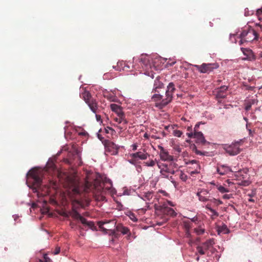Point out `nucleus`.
<instances>
[{
	"instance_id": "nucleus-1",
	"label": "nucleus",
	"mask_w": 262,
	"mask_h": 262,
	"mask_svg": "<svg viewBox=\"0 0 262 262\" xmlns=\"http://www.w3.org/2000/svg\"><path fill=\"white\" fill-rule=\"evenodd\" d=\"M175 90L174 84L173 82H170L167 86L165 98H163V96L161 94L154 93L151 96V99L154 101H160V105L162 106H165L172 101Z\"/></svg>"
},
{
	"instance_id": "nucleus-2",
	"label": "nucleus",
	"mask_w": 262,
	"mask_h": 262,
	"mask_svg": "<svg viewBox=\"0 0 262 262\" xmlns=\"http://www.w3.org/2000/svg\"><path fill=\"white\" fill-rule=\"evenodd\" d=\"M248 170L247 168L239 170L234 173V177L239 182L237 184L243 186H247L250 185L249 176Z\"/></svg>"
},
{
	"instance_id": "nucleus-3",
	"label": "nucleus",
	"mask_w": 262,
	"mask_h": 262,
	"mask_svg": "<svg viewBox=\"0 0 262 262\" xmlns=\"http://www.w3.org/2000/svg\"><path fill=\"white\" fill-rule=\"evenodd\" d=\"M31 170L32 169L27 173V176L29 174L31 177H32L33 179V186L32 187V190L33 192L36 193L37 195L39 196L40 195L39 191H43L42 180L39 176L34 173V171H31Z\"/></svg>"
},
{
	"instance_id": "nucleus-4",
	"label": "nucleus",
	"mask_w": 262,
	"mask_h": 262,
	"mask_svg": "<svg viewBox=\"0 0 262 262\" xmlns=\"http://www.w3.org/2000/svg\"><path fill=\"white\" fill-rule=\"evenodd\" d=\"M101 192L103 193H108L111 195H114L117 193V190L113 187V182L108 178H105L103 183L100 184Z\"/></svg>"
},
{
	"instance_id": "nucleus-5",
	"label": "nucleus",
	"mask_w": 262,
	"mask_h": 262,
	"mask_svg": "<svg viewBox=\"0 0 262 262\" xmlns=\"http://www.w3.org/2000/svg\"><path fill=\"white\" fill-rule=\"evenodd\" d=\"M71 216L76 219L79 220L81 223L85 226L88 227L92 230H95V226L94 223L92 221H88L86 219L83 217L75 209H73L70 213Z\"/></svg>"
},
{
	"instance_id": "nucleus-6",
	"label": "nucleus",
	"mask_w": 262,
	"mask_h": 262,
	"mask_svg": "<svg viewBox=\"0 0 262 262\" xmlns=\"http://www.w3.org/2000/svg\"><path fill=\"white\" fill-rule=\"evenodd\" d=\"M102 143L104 146L105 151L111 153L113 156L118 155L120 146L108 140H104L102 141ZM121 147H123V146H121Z\"/></svg>"
},
{
	"instance_id": "nucleus-7",
	"label": "nucleus",
	"mask_w": 262,
	"mask_h": 262,
	"mask_svg": "<svg viewBox=\"0 0 262 262\" xmlns=\"http://www.w3.org/2000/svg\"><path fill=\"white\" fill-rule=\"evenodd\" d=\"M201 73H209L215 69H217L219 66L217 63H205L201 65H193Z\"/></svg>"
},
{
	"instance_id": "nucleus-8",
	"label": "nucleus",
	"mask_w": 262,
	"mask_h": 262,
	"mask_svg": "<svg viewBox=\"0 0 262 262\" xmlns=\"http://www.w3.org/2000/svg\"><path fill=\"white\" fill-rule=\"evenodd\" d=\"M240 37H244L246 42H251L257 40L258 38L257 32L253 29H249L248 30H244L240 34Z\"/></svg>"
},
{
	"instance_id": "nucleus-9",
	"label": "nucleus",
	"mask_w": 262,
	"mask_h": 262,
	"mask_svg": "<svg viewBox=\"0 0 262 262\" xmlns=\"http://www.w3.org/2000/svg\"><path fill=\"white\" fill-rule=\"evenodd\" d=\"M240 142L237 141L234 143H232L230 145H225L224 149L230 156H235L237 155L241 151L239 148Z\"/></svg>"
},
{
	"instance_id": "nucleus-10",
	"label": "nucleus",
	"mask_w": 262,
	"mask_h": 262,
	"mask_svg": "<svg viewBox=\"0 0 262 262\" xmlns=\"http://www.w3.org/2000/svg\"><path fill=\"white\" fill-rule=\"evenodd\" d=\"M99 226L103 230L114 232L116 228V222L115 220H109L106 222H100Z\"/></svg>"
},
{
	"instance_id": "nucleus-11",
	"label": "nucleus",
	"mask_w": 262,
	"mask_h": 262,
	"mask_svg": "<svg viewBox=\"0 0 262 262\" xmlns=\"http://www.w3.org/2000/svg\"><path fill=\"white\" fill-rule=\"evenodd\" d=\"M152 58L151 57L147 54H141L140 58H139V62L141 63V65L143 68L146 69L151 68L150 62Z\"/></svg>"
},
{
	"instance_id": "nucleus-12",
	"label": "nucleus",
	"mask_w": 262,
	"mask_h": 262,
	"mask_svg": "<svg viewBox=\"0 0 262 262\" xmlns=\"http://www.w3.org/2000/svg\"><path fill=\"white\" fill-rule=\"evenodd\" d=\"M157 166L160 169V176L163 178H169L168 173L170 172V169L168 165L164 163L157 162Z\"/></svg>"
},
{
	"instance_id": "nucleus-13",
	"label": "nucleus",
	"mask_w": 262,
	"mask_h": 262,
	"mask_svg": "<svg viewBox=\"0 0 262 262\" xmlns=\"http://www.w3.org/2000/svg\"><path fill=\"white\" fill-rule=\"evenodd\" d=\"M241 50L246 56L244 58L245 60L252 61L256 59L254 52L252 50L249 48H241Z\"/></svg>"
},
{
	"instance_id": "nucleus-14",
	"label": "nucleus",
	"mask_w": 262,
	"mask_h": 262,
	"mask_svg": "<svg viewBox=\"0 0 262 262\" xmlns=\"http://www.w3.org/2000/svg\"><path fill=\"white\" fill-rule=\"evenodd\" d=\"M209 192L208 190L205 189H199L196 193V195L199 198V200L201 202H205L209 201V199L207 195L209 194Z\"/></svg>"
},
{
	"instance_id": "nucleus-15",
	"label": "nucleus",
	"mask_w": 262,
	"mask_h": 262,
	"mask_svg": "<svg viewBox=\"0 0 262 262\" xmlns=\"http://www.w3.org/2000/svg\"><path fill=\"white\" fill-rule=\"evenodd\" d=\"M228 89V86L227 85H222L220 88L215 89L216 97L217 98H224L226 96V93Z\"/></svg>"
},
{
	"instance_id": "nucleus-16",
	"label": "nucleus",
	"mask_w": 262,
	"mask_h": 262,
	"mask_svg": "<svg viewBox=\"0 0 262 262\" xmlns=\"http://www.w3.org/2000/svg\"><path fill=\"white\" fill-rule=\"evenodd\" d=\"M130 156L135 159H139L141 160H144L147 159L149 155L145 151H144L130 154Z\"/></svg>"
},
{
	"instance_id": "nucleus-17",
	"label": "nucleus",
	"mask_w": 262,
	"mask_h": 262,
	"mask_svg": "<svg viewBox=\"0 0 262 262\" xmlns=\"http://www.w3.org/2000/svg\"><path fill=\"white\" fill-rule=\"evenodd\" d=\"M216 171L220 175L223 176L232 171L231 168L227 165H220L217 166Z\"/></svg>"
},
{
	"instance_id": "nucleus-18",
	"label": "nucleus",
	"mask_w": 262,
	"mask_h": 262,
	"mask_svg": "<svg viewBox=\"0 0 262 262\" xmlns=\"http://www.w3.org/2000/svg\"><path fill=\"white\" fill-rule=\"evenodd\" d=\"M110 108L111 110L115 113L117 116L125 115L124 113L122 110V107L115 103H112L110 105Z\"/></svg>"
},
{
	"instance_id": "nucleus-19",
	"label": "nucleus",
	"mask_w": 262,
	"mask_h": 262,
	"mask_svg": "<svg viewBox=\"0 0 262 262\" xmlns=\"http://www.w3.org/2000/svg\"><path fill=\"white\" fill-rule=\"evenodd\" d=\"M194 138L195 139L197 143L205 144L206 143V140L201 132H194Z\"/></svg>"
},
{
	"instance_id": "nucleus-20",
	"label": "nucleus",
	"mask_w": 262,
	"mask_h": 262,
	"mask_svg": "<svg viewBox=\"0 0 262 262\" xmlns=\"http://www.w3.org/2000/svg\"><path fill=\"white\" fill-rule=\"evenodd\" d=\"M159 156H160L161 159L162 161H173V156L169 155L168 151L166 150V149L163 151H160Z\"/></svg>"
},
{
	"instance_id": "nucleus-21",
	"label": "nucleus",
	"mask_w": 262,
	"mask_h": 262,
	"mask_svg": "<svg viewBox=\"0 0 262 262\" xmlns=\"http://www.w3.org/2000/svg\"><path fill=\"white\" fill-rule=\"evenodd\" d=\"M161 210L163 212L167 213L171 216H176L177 213L174 210L170 207H168L166 203H163L161 206Z\"/></svg>"
},
{
	"instance_id": "nucleus-22",
	"label": "nucleus",
	"mask_w": 262,
	"mask_h": 262,
	"mask_svg": "<svg viewBox=\"0 0 262 262\" xmlns=\"http://www.w3.org/2000/svg\"><path fill=\"white\" fill-rule=\"evenodd\" d=\"M161 210L163 212L167 213L171 216H176L177 213L174 210L170 207H168L166 203H163L161 206Z\"/></svg>"
},
{
	"instance_id": "nucleus-23",
	"label": "nucleus",
	"mask_w": 262,
	"mask_h": 262,
	"mask_svg": "<svg viewBox=\"0 0 262 262\" xmlns=\"http://www.w3.org/2000/svg\"><path fill=\"white\" fill-rule=\"evenodd\" d=\"M161 210L163 212L167 213L171 216H176L177 213L174 210L170 207H168L166 203H163L161 206Z\"/></svg>"
},
{
	"instance_id": "nucleus-24",
	"label": "nucleus",
	"mask_w": 262,
	"mask_h": 262,
	"mask_svg": "<svg viewBox=\"0 0 262 262\" xmlns=\"http://www.w3.org/2000/svg\"><path fill=\"white\" fill-rule=\"evenodd\" d=\"M161 210L163 212L167 213L171 216H176L177 213L174 210L170 207H168L166 203H163L161 206Z\"/></svg>"
},
{
	"instance_id": "nucleus-25",
	"label": "nucleus",
	"mask_w": 262,
	"mask_h": 262,
	"mask_svg": "<svg viewBox=\"0 0 262 262\" xmlns=\"http://www.w3.org/2000/svg\"><path fill=\"white\" fill-rule=\"evenodd\" d=\"M86 104L93 113L96 114L97 113V110H98V103L96 99L93 98L92 100L86 103Z\"/></svg>"
},
{
	"instance_id": "nucleus-26",
	"label": "nucleus",
	"mask_w": 262,
	"mask_h": 262,
	"mask_svg": "<svg viewBox=\"0 0 262 262\" xmlns=\"http://www.w3.org/2000/svg\"><path fill=\"white\" fill-rule=\"evenodd\" d=\"M160 77L159 76H157L155 80L154 84V90L156 91L157 89H164V84L160 80Z\"/></svg>"
},
{
	"instance_id": "nucleus-27",
	"label": "nucleus",
	"mask_w": 262,
	"mask_h": 262,
	"mask_svg": "<svg viewBox=\"0 0 262 262\" xmlns=\"http://www.w3.org/2000/svg\"><path fill=\"white\" fill-rule=\"evenodd\" d=\"M214 244L215 243L214 239L210 238L203 243L202 244V246L204 247L205 250H207L211 247H212Z\"/></svg>"
},
{
	"instance_id": "nucleus-28",
	"label": "nucleus",
	"mask_w": 262,
	"mask_h": 262,
	"mask_svg": "<svg viewBox=\"0 0 262 262\" xmlns=\"http://www.w3.org/2000/svg\"><path fill=\"white\" fill-rule=\"evenodd\" d=\"M116 230L117 231L121 232L123 235L127 234L129 232L128 228L123 226L121 224L117 225Z\"/></svg>"
},
{
	"instance_id": "nucleus-29",
	"label": "nucleus",
	"mask_w": 262,
	"mask_h": 262,
	"mask_svg": "<svg viewBox=\"0 0 262 262\" xmlns=\"http://www.w3.org/2000/svg\"><path fill=\"white\" fill-rule=\"evenodd\" d=\"M134 190L130 188H128L126 187L123 188V192H119L118 194V196H122L123 195H129L132 194Z\"/></svg>"
},
{
	"instance_id": "nucleus-30",
	"label": "nucleus",
	"mask_w": 262,
	"mask_h": 262,
	"mask_svg": "<svg viewBox=\"0 0 262 262\" xmlns=\"http://www.w3.org/2000/svg\"><path fill=\"white\" fill-rule=\"evenodd\" d=\"M217 232L219 234L220 233L226 234L230 232V230L228 228L227 225L223 224L222 226L218 227Z\"/></svg>"
},
{
	"instance_id": "nucleus-31",
	"label": "nucleus",
	"mask_w": 262,
	"mask_h": 262,
	"mask_svg": "<svg viewBox=\"0 0 262 262\" xmlns=\"http://www.w3.org/2000/svg\"><path fill=\"white\" fill-rule=\"evenodd\" d=\"M138 196L144 201H150L152 198V192L151 191H148L145 192L143 196L139 194H138Z\"/></svg>"
},
{
	"instance_id": "nucleus-32",
	"label": "nucleus",
	"mask_w": 262,
	"mask_h": 262,
	"mask_svg": "<svg viewBox=\"0 0 262 262\" xmlns=\"http://www.w3.org/2000/svg\"><path fill=\"white\" fill-rule=\"evenodd\" d=\"M114 120L119 124H127L128 121L125 119V115L117 116L114 118Z\"/></svg>"
},
{
	"instance_id": "nucleus-33",
	"label": "nucleus",
	"mask_w": 262,
	"mask_h": 262,
	"mask_svg": "<svg viewBox=\"0 0 262 262\" xmlns=\"http://www.w3.org/2000/svg\"><path fill=\"white\" fill-rule=\"evenodd\" d=\"M205 208L211 212V214H210V216L212 219H214L215 217L219 216V213L216 210L212 208L210 205H207Z\"/></svg>"
},
{
	"instance_id": "nucleus-34",
	"label": "nucleus",
	"mask_w": 262,
	"mask_h": 262,
	"mask_svg": "<svg viewBox=\"0 0 262 262\" xmlns=\"http://www.w3.org/2000/svg\"><path fill=\"white\" fill-rule=\"evenodd\" d=\"M82 98L86 103L93 99L92 98L91 94L88 91H84L82 93Z\"/></svg>"
},
{
	"instance_id": "nucleus-35",
	"label": "nucleus",
	"mask_w": 262,
	"mask_h": 262,
	"mask_svg": "<svg viewBox=\"0 0 262 262\" xmlns=\"http://www.w3.org/2000/svg\"><path fill=\"white\" fill-rule=\"evenodd\" d=\"M127 162H128L130 164L134 165L136 168L137 170H139V169H141V166L136 162V159H129L127 160Z\"/></svg>"
},
{
	"instance_id": "nucleus-36",
	"label": "nucleus",
	"mask_w": 262,
	"mask_h": 262,
	"mask_svg": "<svg viewBox=\"0 0 262 262\" xmlns=\"http://www.w3.org/2000/svg\"><path fill=\"white\" fill-rule=\"evenodd\" d=\"M157 162H159L156 159L155 160H151L149 161H146L144 162V164L145 166L147 167H153L156 164H157Z\"/></svg>"
},
{
	"instance_id": "nucleus-37",
	"label": "nucleus",
	"mask_w": 262,
	"mask_h": 262,
	"mask_svg": "<svg viewBox=\"0 0 262 262\" xmlns=\"http://www.w3.org/2000/svg\"><path fill=\"white\" fill-rule=\"evenodd\" d=\"M180 179L183 182H186L188 179V176L184 173L182 170L178 171Z\"/></svg>"
},
{
	"instance_id": "nucleus-38",
	"label": "nucleus",
	"mask_w": 262,
	"mask_h": 262,
	"mask_svg": "<svg viewBox=\"0 0 262 262\" xmlns=\"http://www.w3.org/2000/svg\"><path fill=\"white\" fill-rule=\"evenodd\" d=\"M217 189L221 193H222L229 192V189L226 188L222 185L217 186Z\"/></svg>"
},
{
	"instance_id": "nucleus-39",
	"label": "nucleus",
	"mask_w": 262,
	"mask_h": 262,
	"mask_svg": "<svg viewBox=\"0 0 262 262\" xmlns=\"http://www.w3.org/2000/svg\"><path fill=\"white\" fill-rule=\"evenodd\" d=\"M193 151H194V152L196 154V155H201V156H205V155H207V154H208L207 152L206 151H201L200 150H199L195 146H194L193 148Z\"/></svg>"
},
{
	"instance_id": "nucleus-40",
	"label": "nucleus",
	"mask_w": 262,
	"mask_h": 262,
	"mask_svg": "<svg viewBox=\"0 0 262 262\" xmlns=\"http://www.w3.org/2000/svg\"><path fill=\"white\" fill-rule=\"evenodd\" d=\"M194 230L195 233L198 235H202L205 232V229L201 227L195 228Z\"/></svg>"
},
{
	"instance_id": "nucleus-41",
	"label": "nucleus",
	"mask_w": 262,
	"mask_h": 262,
	"mask_svg": "<svg viewBox=\"0 0 262 262\" xmlns=\"http://www.w3.org/2000/svg\"><path fill=\"white\" fill-rule=\"evenodd\" d=\"M96 200L97 201L107 202V199H106V197L103 195L96 196Z\"/></svg>"
},
{
	"instance_id": "nucleus-42",
	"label": "nucleus",
	"mask_w": 262,
	"mask_h": 262,
	"mask_svg": "<svg viewBox=\"0 0 262 262\" xmlns=\"http://www.w3.org/2000/svg\"><path fill=\"white\" fill-rule=\"evenodd\" d=\"M105 97H106L107 98L111 101L115 102L117 100L116 97L111 94H109L107 95H106Z\"/></svg>"
},
{
	"instance_id": "nucleus-43",
	"label": "nucleus",
	"mask_w": 262,
	"mask_h": 262,
	"mask_svg": "<svg viewBox=\"0 0 262 262\" xmlns=\"http://www.w3.org/2000/svg\"><path fill=\"white\" fill-rule=\"evenodd\" d=\"M197 252L201 255L205 254L204 248L203 246H199L196 247Z\"/></svg>"
},
{
	"instance_id": "nucleus-44",
	"label": "nucleus",
	"mask_w": 262,
	"mask_h": 262,
	"mask_svg": "<svg viewBox=\"0 0 262 262\" xmlns=\"http://www.w3.org/2000/svg\"><path fill=\"white\" fill-rule=\"evenodd\" d=\"M237 37H236V35L230 34V37H229V39L231 41V42H232L233 43H236V42H237L236 38Z\"/></svg>"
},
{
	"instance_id": "nucleus-45",
	"label": "nucleus",
	"mask_w": 262,
	"mask_h": 262,
	"mask_svg": "<svg viewBox=\"0 0 262 262\" xmlns=\"http://www.w3.org/2000/svg\"><path fill=\"white\" fill-rule=\"evenodd\" d=\"M173 134L176 137H180L182 135V132L180 130H173Z\"/></svg>"
},
{
	"instance_id": "nucleus-46",
	"label": "nucleus",
	"mask_w": 262,
	"mask_h": 262,
	"mask_svg": "<svg viewBox=\"0 0 262 262\" xmlns=\"http://www.w3.org/2000/svg\"><path fill=\"white\" fill-rule=\"evenodd\" d=\"M187 164H195L196 167H197V168H198L199 169H200V166L198 162L196 160H193L190 161L188 163H187Z\"/></svg>"
},
{
	"instance_id": "nucleus-47",
	"label": "nucleus",
	"mask_w": 262,
	"mask_h": 262,
	"mask_svg": "<svg viewBox=\"0 0 262 262\" xmlns=\"http://www.w3.org/2000/svg\"><path fill=\"white\" fill-rule=\"evenodd\" d=\"M201 124H204V123H203L202 122H199L198 123H196L194 127V132H198L197 130L199 128Z\"/></svg>"
},
{
	"instance_id": "nucleus-48",
	"label": "nucleus",
	"mask_w": 262,
	"mask_h": 262,
	"mask_svg": "<svg viewBox=\"0 0 262 262\" xmlns=\"http://www.w3.org/2000/svg\"><path fill=\"white\" fill-rule=\"evenodd\" d=\"M144 74L150 77L152 79H153L155 77L154 76L155 74L152 72H146L145 73H144Z\"/></svg>"
},
{
	"instance_id": "nucleus-49",
	"label": "nucleus",
	"mask_w": 262,
	"mask_h": 262,
	"mask_svg": "<svg viewBox=\"0 0 262 262\" xmlns=\"http://www.w3.org/2000/svg\"><path fill=\"white\" fill-rule=\"evenodd\" d=\"M248 195L250 198L248 199V201L250 202H254L255 201L254 199H252V197H253L254 195V193L252 192L251 193H249L248 194Z\"/></svg>"
},
{
	"instance_id": "nucleus-50",
	"label": "nucleus",
	"mask_w": 262,
	"mask_h": 262,
	"mask_svg": "<svg viewBox=\"0 0 262 262\" xmlns=\"http://www.w3.org/2000/svg\"><path fill=\"white\" fill-rule=\"evenodd\" d=\"M48 189L49 187L48 186H45V191L43 190V192L41 193L40 195H46L48 194Z\"/></svg>"
},
{
	"instance_id": "nucleus-51",
	"label": "nucleus",
	"mask_w": 262,
	"mask_h": 262,
	"mask_svg": "<svg viewBox=\"0 0 262 262\" xmlns=\"http://www.w3.org/2000/svg\"><path fill=\"white\" fill-rule=\"evenodd\" d=\"M232 198V194H225L223 196L224 199H229Z\"/></svg>"
},
{
	"instance_id": "nucleus-52",
	"label": "nucleus",
	"mask_w": 262,
	"mask_h": 262,
	"mask_svg": "<svg viewBox=\"0 0 262 262\" xmlns=\"http://www.w3.org/2000/svg\"><path fill=\"white\" fill-rule=\"evenodd\" d=\"M184 225L185 228L186 230H189L190 228V225L189 223L187 222H184Z\"/></svg>"
},
{
	"instance_id": "nucleus-53",
	"label": "nucleus",
	"mask_w": 262,
	"mask_h": 262,
	"mask_svg": "<svg viewBox=\"0 0 262 262\" xmlns=\"http://www.w3.org/2000/svg\"><path fill=\"white\" fill-rule=\"evenodd\" d=\"M200 169H199L198 168H197V167H196V168L194 170H193V171H191L190 173L191 175H192L193 174H195V173H199L200 172V171H199Z\"/></svg>"
},
{
	"instance_id": "nucleus-54",
	"label": "nucleus",
	"mask_w": 262,
	"mask_h": 262,
	"mask_svg": "<svg viewBox=\"0 0 262 262\" xmlns=\"http://www.w3.org/2000/svg\"><path fill=\"white\" fill-rule=\"evenodd\" d=\"M60 251V248L59 247H57L55 250V251L53 252V254L54 255L58 254L59 253Z\"/></svg>"
},
{
	"instance_id": "nucleus-55",
	"label": "nucleus",
	"mask_w": 262,
	"mask_h": 262,
	"mask_svg": "<svg viewBox=\"0 0 262 262\" xmlns=\"http://www.w3.org/2000/svg\"><path fill=\"white\" fill-rule=\"evenodd\" d=\"M238 38H240V40L239 41V45H242L244 42H246V41H245V38L244 37H240V35L238 37Z\"/></svg>"
},
{
	"instance_id": "nucleus-56",
	"label": "nucleus",
	"mask_w": 262,
	"mask_h": 262,
	"mask_svg": "<svg viewBox=\"0 0 262 262\" xmlns=\"http://www.w3.org/2000/svg\"><path fill=\"white\" fill-rule=\"evenodd\" d=\"M162 89H157L156 90V91H154V88H153L152 90V93L161 94V93L162 92H161Z\"/></svg>"
},
{
	"instance_id": "nucleus-57",
	"label": "nucleus",
	"mask_w": 262,
	"mask_h": 262,
	"mask_svg": "<svg viewBox=\"0 0 262 262\" xmlns=\"http://www.w3.org/2000/svg\"><path fill=\"white\" fill-rule=\"evenodd\" d=\"M95 114V117H96V120L98 121V122H100V121H102L101 120V116L100 115H97V113Z\"/></svg>"
},
{
	"instance_id": "nucleus-58",
	"label": "nucleus",
	"mask_w": 262,
	"mask_h": 262,
	"mask_svg": "<svg viewBox=\"0 0 262 262\" xmlns=\"http://www.w3.org/2000/svg\"><path fill=\"white\" fill-rule=\"evenodd\" d=\"M105 132L106 133H109V132L110 130H111V131H113V132H114V129H113L111 127H106V128H105Z\"/></svg>"
},
{
	"instance_id": "nucleus-59",
	"label": "nucleus",
	"mask_w": 262,
	"mask_h": 262,
	"mask_svg": "<svg viewBox=\"0 0 262 262\" xmlns=\"http://www.w3.org/2000/svg\"><path fill=\"white\" fill-rule=\"evenodd\" d=\"M130 219L134 221V222H137L138 221V219L137 217L135 216L134 214H132L130 216Z\"/></svg>"
},
{
	"instance_id": "nucleus-60",
	"label": "nucleus",
	"mask_w": 262,
	"mask_h": 262,
	"mask_svg": "<svg viewBox=\"0 0 262 262\" xmlns=\"http://www.w3.org/2000/svg\"><path fill=\"white\" fill-rule=\"evenodd\" d=\"M133 150L135 151L137 149L138 145L137 143H134L131 145Z\"/></svg>"
},
{
	"instance_id": "nucleus-61",
	"label": "nucleus",
	"mask_w": 262,
	"mask_h": 262,
	"mask_svg": "<svg viewBox=\"0 0 262 262\" xmlns=\"http://www.w3.org/2000/svg\"><path fill=\"white\" fill-rule=\"evenodd\" d=\"M185 236L187 238H190L191 237V234H190L189 230H186Z\"/></svg>"
},
{
	"instance_id": "nucleus-62",
	"label": "nucleus",
	"mask_w": 262,
	"mask_h": 262,
	"mask_svg": "<svg viewBox=\"0 0 262 262\" xmlns=\"http://www.w3.org/2000/svg\"><path fill=\"white\" fill-rule=\"evenodd\" d=\"M176 63V61L174 60H172L171 61H169L167 63V64L169 66H172Z\"/></svg>"
},
{
	"instance_id": "nucleus-63",
	"label": "nucleus",
	"mask_w": 262,
	"mask_h": 262,
	"mask_svg": "<svg viewBox=\"0 0 262 262\" xmlns=\"http://www.w3.org/2000/svg\"><path fill=\"white\" fill-rule=\"evenodd\" d=\"M194 133L190 132V133H187V135L188 136V137L189 138H194Z\"/></svg>"
},
{
	"instance_id": "nucleus-64",
	"label": "nucleus",
	"mask_w": 262,
	"mask_h": 262,
	"mask_svg": "<svg viewBox=\"0 0 262 262\" xmlns=\"http://www.w3.org/2000/svg\"><path fill=\"white\" fill-rule=\"evenodd\" d=\"M257 15H261L262 14V7L260 8L257 9L256 11Z\"/></svg>"
}]
</instances>
